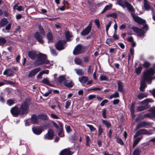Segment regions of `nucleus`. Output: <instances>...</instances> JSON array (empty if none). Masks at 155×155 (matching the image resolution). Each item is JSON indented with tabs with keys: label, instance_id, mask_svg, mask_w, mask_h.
Listing matches in <instances>:
<instances>
[{
	"label": "nucleus",
	"instance_id": "f257e3e1",
	"mask_svg": "<svg viewBox=\"0 0 155 155\" xmlns=\"http://www.w3.org/2000/svg\"><path fill=\"white\" fill-rule=\"evenodd\" d=\"M154 73V71L151 68L147 70L144 73L142 80L141 81L140 85L139 87L140 90L141 91H144L145 88L147 87L145 81L150 84L152 80L155 79V77L153 78H152Z\"/></svg>",
	"mask_w": 155,
	"mask_h": 155
},
{
	"label": "nucleus",
	"instance_id": "f03ea898",
	"mask_svg": "<svg viewBox=\"0 0 155 155\" xmlns=\"http://www.w3.org/2000/svg\"><path fill=\"white\" fill-rule=\"evenodd\" d=\"M37 59L36 60L35 64L36 66L41 65L42 64H45L52 65L51 62H50L47 59L46 55L40 53L37 57Z\"/></svg>",
	"mask_w": 155,
	"mask_h": 155
},
{
	"label": "nucleus",
	"instance_id": "7ed1b4c3",
	"mask_svg": "<svg viewBox=\"0 0 155 155\" xmlns=\"http://www.w3.org/2000/svg\"><path fill=\"white\" fill-rule=\"evenodd\" d=\"M117 4L122 7L123 8L127 7L129 11L133 12L134 9L131 5L127 2L124 1L123 0H117Z\"/></svg>",
	"mask_w": 155,
	"mask_h": 155
},
{
	"label": "nucleus",
	"instance_id": "20e7f679",
	"mask_svg": "<svg viewBox=\"0 0 155 155\" xmlns=\"http://www.w3.org/2000/svg\"><path fill=\"white\" fill-rule=\"evenodd\" d=\"M150 111L151 113L146 114L143 116L142 117L139 116L136 118V121H137L142 119H144L145 117L151 118L155 117V107H151L150 110Z\"/></svg>",
	"mask_w": 155,
	"mask_h": 155
},
{
	"label": "nucleus",
	"instance_id": "39448f33",
	"mask_svg": "<svg viewBox=\"0 0 155 155\" xmlns=\"http://www.w3.org/2000/svg\"><path fill=\"white\" fill-rule=\"evenodd\" d=\"M152 100L150 98H147L140 102V104L144 105L138 107L137 111H141L147 109L148 107V103L152 102Z\"/></svg>",
	"mask_w": 155,
	"mask_h": 155
},
{
	"label": "nucleus",
	"instance_id": "423d86ee",
	"mask_svg": "<svg viewBox=\"0 0 155 155\" xmlns=\"http://www.w3.org/2000/svg\"><path fill=\"white\" fill-rule=\"evenodd\" d=\"M29 105L27 101L24 102L19 109L20 114H26L28 112Z\"/></svg>",
	"mask_w": 155,
	"mask_h": 155
},
{
	"label": "nucleus",
	"instance_id": "0eeeda50",
	"mask_svg": "<svg viewBox=\"0 0 155 155\" xmlns=\"http://www.w3.org/2000/svg\"><path fill=\"white\" fill-rule=\"evenodd\" d=\"M153 123H151L149 122L143 121L139 123L136 126V130H138L141 128H149L151 127V125Z\"/></svg>",
	"mask_w": 155,
	"mask_h": 155
},
{
	"label": "nucleus",
	"instance_id": "6e6552de",
	"mask_svg": "<svg viewBox=\"0 0 155 155\" xmlns=\"http://www.w3.org/2000/svg\"><path fill=\"white\" fill-rule=\"evenodd\" d=\"M66 41L65 40H60L58 41L55 45L56 48L60 51L63 49L65 47Z\"/></svg>",
	"mask_w": 155,
	"mask_h": 155
},
{
	"label": "nucleus",
	"instance_id": "1a4fd4ad",
	"mask_svg": "<svg viewBox=\"0 0 155 155\" xmlns=\"http://www.w3.org/2000/svg\"><path fill=\"white\" fill-rule=\"evenodd\" d=\"M132 29L136 33H137L138 35L140 37H143L145 32L142 29L137 28L133 27Z\"/></svg>",
	"mask_w": 155,
	"mask_h": 155
},
{
	"label": "nucleus",
	"instance_id": "9d476101",
	"mask_svg": "<svg viewBox=\"0 0 155 155\" xmlns=\"http://www.w3.org/2000/svg\"><path fill=\"white\" fill-rule=\"evenodd\" d=\"M54 136V132L51 129L49 130L48 133L44 136L45 139L52 140Z\"/></svg>",
	"mask_w": 155,
	"mask_h": 155
},
{
	"label": "nucleus",
	"instance_id": "9b49d317",
	"mask_svg": "<svg viewBox=\"0 0 155 155\" xmlns=\"http://www.w3.org/2000/svg\"><path fill=\"white\" fill-rule=\"evenodd\" d=\"M92 22H90L88 25L81 33L82 36H85L88 35L91 31V29Z\"/></svg>",
	"mask_w": 155,
	"mask_h": 155
},
{
	"label": "nucleus",
	"instance_id": "f8f14e48",
	"mask_svg": "<svg viewBox=\"0 0 155 155\" xmlns=\"http://www.w3.org/2000/svg\"><path fill=\"white\" fill-rule=\"evenodd\" d=\"M83 51V47L81 45H78L74 48L73 51V54L74 55L78 54L81 53Z\"/></svg>",
	"mask_w": 155,
	"mask_h": 155
},
{
	"label": "nucleus",
	"instance_id": "ddd939ff",
	"mask_svg": "<svg viewBox=\"0 0 155 155\" xmlns=\"http://www.w3.org/2000/svg\"><path fill=\"white\" fill-rule=\"evenodd\" d=\"M34 36L39 43L41 44H42L43 43L44 41L43 40L42 38L44 36L41 33L39 32H36Z\"/></svg>",
	"mask_w": 155,
	"mask_h": 155
},
{
	"label": "nucleus",
	"instance_id": "4468645a",
	"mask_svg": "<svg viewBox=\"0 0 155 155\" xmlns=\"http://www.w3.org/2000/svg\"><path fill=\"white\" fill-rule=\"evenodd\" d=\"M147 130L145 129H141L138 130L134 135V138H136L141 135H147Z\"/></svg>",
	"mask_w": 155,
	"mask_h": 155
},
{
	"label": "nucleus",
	"instance_id": "2eb2a0df",
	"mask_svg": "<svg viewBox=\"0 0 155 155\" xmlns=\"http://www.w3.org/2000/svg\"><path fill=\"white\" fill-rule=\"evenodd\" d=\"M14 71L11 69L9 68L5 70L3 73V74L8 77H12L14 75Z\"/></svg>",
	"mask_w": 155,
	"mask_h": 155
},
{
	"label": "nucleus",
	"instance_id": "dca6fc26",
	"mask_svg": "<svg viewBox=\"0 0 155 155\" xmlns=\"http://www.w3.org/2000/svg\"><path fill=\"white\" fill-rule=\"evenodd\" d=\"M43 115H39L38 117L34 114L31 117V120L33 124H38V119L40 118L43 116Z\"/></svg>",
	"mask_w": 155,
	"mask_h": 155
},
{
	"label": "nucleus",
	"instance_id": "f3484780",
	"mask_svg": "<svg viewBox=\"0 0 155 155\" xmlns=\"http://www.w3.org/2000/svg\"><path fill=\"white\" fill-rule=\"evenodd\" d=\"M11 112L13 115L15 117H16L18 115L20 114L19 109L16 107L12 108L11 110Z\"/></svg>",
	"mask_w": 155,
	"mask_h": 155
},
{
	"label": "nucleus",
	"instance_id": "a211bd4d",
	"mask_svg": "<svg viewBox=\"0 0 155 155\" xmlns=\"http://www.w3.org/2000/svg\"><path fill=\"white\" fill-rule=\"evenodd\" d=\"M40 71L41 68H35L30 71L28 76L29 77H32L35 75L36 74Z\"/></svg>",
	"mask_w": 155,
	"mask_h": 155
},
{
	"label": "nucleus",
	"instance_id": "6ab92c4d",
	"mask_svg": "<svg viewBox=\"0 0 155 155\" xmlns=\"http://www.w3.org/2000/svg\"><path fill=\"white\" fill-rule=\"evenodd\" d=\"M33 132L35 134H40L42 132L43 129L41 127H33L32 128Z\"/></svg>",
	"mask_w": 155,
	"mask_h": 155
},
{
	"label": "nucleus",
	"instance_id": "aec40b11",
	"mask_svg": "<svg viewBox=\"0 0 155 155\" xmlns=\"http://www.w3.org/2000/svg\"><path fill=\"white\" fill-rule=\"evenodd\" d=\"M29 57L32 60H34L38 56V54H36L34 51H30L28 52Z\"/></svg>",
	"mask_w": 155,
	"mask_h": 155
},
{
	"label": "nucleus",
	"instance_id": "412c9836",
	"mask_svg": "<svg viewBox=\"0 0 155 155\" xmlns=\"http://www.w3.org/2000/svg\"><path fill=\"white\" fill-rule=\"evenodd\" d=\"M143 138V137L141 136L136 138H134L133 139V147L134 148L138 143Z\"/></svg>",
	"mask_w": 155,
	"mask_h": 155
},
{
	"label": "nucleus",
	"instance_id": "4be33fe9",
	"mask_svg": "<svg viewBox=\"0 0 155 155\" xmlns=\"http://www.w3.org/2000/svg\"><path fill=\"white\" fill-rule=\"evenodd\" d=\"M64 84L65 86L70 88L72 87L74 85L72 81L66 80L64 82Z\"/></svg>",
	"mask_w": 155,
	"mask_h": 155
},
{
	"label": "nucleus",
	"instance_id": "5701e85b",
	"mask_svg": "<svg viewBox=\"0 0 155 155\" xmlns=\"http://www.w3.org/2000/svg\"><path fill=\"white\" fill-rule=\"evenodd\" d=\"M134 21L137 22L139 24L144 23L145 21L138 16H134Z\"/></svg>",
	"mask_w": 155,
	"mask_h": 155
},
{
	"label": "nucleus",
	"instance_id": "b1692460",
	"mask_svg": "<svg viewBox=\"0 0 155 155\" xmlns=\"http://www.w3.org/2000/svg\"><path fill=\"white\" fill-rule=\"evenodd\" d=\"M118 90L119 91L122 93L124 92L123 90V83L120 81H118Z\"/></svg>",
	"mask_w": 155,
	"mask_h": 155
},
{
	"label": "nucleus",
	"instance_id": "393cba45",
	"mask_svg": "<svg viewBox=\"0 0 155 155\" xmlns=\"http://www.w3.org/2000/svg\"><path fill=\"white\" fill-rule=\"evenodd\" d=\"M79 81L82 84H85L88 80V78L87 77L84 76L81 77H79L78 78Z\"/></svg>",
	"mask_w": 155,
	"mask_h": 155
},
{
	"label": "nucleus",
	"instance_id": "a878e982",
	"mask_svg": "<svg viewBox=\"0 0 155 155\" xmlns=\"http://www.w3.org/2000/svg\"><path fill=\"white\" fill-rule=\"evenodd\" d=\"M144 1V6L145 10L148 11L151 8V6L150 5V3L147 0H143Z\"/></svg>",
	"mask_w": 155,
	"mask_h": 155
},
{
	"label": "nucleus",
	"instance_id": "bb28decb",
	"mask_svg": "<svg viewBox=\"0 0 155 155\" xmlns=\"http://www.w3.org/2000/svg\"><path fill=\"white\" fill-rule=\"evenodd\" d=\"M47 37L48 40V43L52 42L53 41V37L52 33L51 32H48L47 35Z\"/></svg>",
	"mask_w": 155,
	"mask_h": 155
},
{
	"label": "nucleus",
	"instance_id": "cd10ccee",
	"mask_svg": "<svg viewBox=\"0 0 155 155\" xmlns=\"http://www.w3.org/2000/svg\"><path fill=\"white\" fill-rule=\"evenodd\" d=\"M71 151L69 149H66L63 150L60 153V155H71Z\"/></svg>",
	"mask_w": 155,
	"mask_h": 155
},
{
	"label": "nucleus",
	"instance_id": "c85d7f7f",
	"mask_svg": "<svg viewBox=\"0 0 155 155\" xmlns=\"http://www.w3.org/2000/svg\"><path fill=\"white\" fill-rule=\"evenodd\" d=\"M13 9L14 10H16L19 12L24 11L25 8L22 6H18L17 5H15L13 6Z\"/></svg>",
	"mask_w": 155,
	"mask_h": 155
},
{
	"label": "nucleus",
	"instance_id": "c756f323",
	"mask_svg": "<svg viewBox=\"0 0 155 155\" xmlns=\"http://www.w3.org/2000/svg\"><path fill=\"white\" fill-rule=\"evenodd\" d=\"M8 23V21L5 18H4L0 21V27H3Z\"/></svg>",
	"mask_w": 155,
	"mask_h": 155
},
{
	"label": "nucleus",
	"instance_id": "7c9ffc66",
	"mask_svg": "<svg viewBox=\"0 0 155 155\" xmlns=\"http://www.w3.org/2000/svg\"><path fill=\"white\" fill-rule=\"evenodd\" d=\"M147 95V93H139L137 95V98L139 100H141L143 98L146 97Z\"/></svg>",
	"mask_w": 155,
	"mask_h": 155
},
{
	"label": "nucleus",
	"instance_id": "2f4dec72",
	"mask_svg": "<svg viewBox=\"0 0 155 155\" xmlns=\"http://www.w3.org/2000/svg\"><path fill=\"white\" fill-rule=\"evenodd\" d=\"M66 80L65 78V76L64 75L61 76L59 77L58 81L60 84L63 83Z\"/></svg>",
	"mask_w": 155,
	"mask_h": 155
},
{
	"label": "nucleus",
	"instance_id": "473e14b6",
	"mask_svg": "<svg viewBox=\"0 0 155 155\" xmlns=\"http://www.w3.org/2000/svg\"><path fill=\"white\" fill-rule=\"evenodd\" d=\"M112 7V5L111 4H109V5H106L103 11L101 12V13L104 12L105 11L110 10L111 8Z\"/></svg>",
	"mask_w": 155,
	"mask_h": 155
},
{
	"label": "nucleus",
	"instance_id": "72a5a7b5",
	"mask_svg": "<svg viewBox=\"0 0 155 155\" xmlns=\"http://www.w3.org/2000/svg\"><path fill=\"white\" fill-rule=\"evenodd\" d=\"M65 37L67 41H69L71 40L70 38L72 36L71 34L68 31H67L65 32Z\"/></svg>",
	"mask_w": 155,
	"mask_h": 155
},
{
	"label": "nucleus",
	"instance_id": "f704fd0d",
	"mask_svg": "<svg viewBox=\"0 0 155 155\" xmlns=\"http://www.w3.org/2000/svg\"><path fill=\"white\" fill-rule=\"evenodd\" d=\"M6 40L2 37H0V45L3 46L6 42Z\"/></svg>",
	"mask_w": 155,
	"mask_h": 155
},
{
	"label": "nucleus",
	"instance_id": "c9c22d12",
	"mask_svg": "<svg viewBox=\"0 0 155 155\" xmlns=\"http://www.w3.org/2000/svg\"><path fill=\"white\" fill-rule=\"evenodd\" d=\"M42 82L48 85L52 86L53 85L51 84L48 80L47 78H44L42 81Z\"/></svg>",
	"mask_w": 155,
	"mask_h": 155
},
{
	"label": "nucleus",
	"instance_id": "e433bc0d",
	"mask_svg": "<svg viewBox=\"0 0 155 155\" xmlns=\"http://www.w3.org/2000/svg\"><path fill=\"white\" fill-rule=\"evenodd\" d=\"M76 73L79 75H82L84 74V71L81 69H75Z\"/></svg>",
	"mask_w": 155,
	"mask_h": 155
},
{
	"label": "nucleus",
	"instance_id": "4c0bfd02",
	"mask_svg": "<svg viewBox=\"0 0 155 155\" xmlns=\"http://www.w3.org/2000/svg\"><path fill=\"white\" fill-rule=\"evenodd\" d=\"M119 93L117 92H116L115 93L111 95L109 97V98L110 99H111L113 98H116L118 97H119Z\"/></svg>",
	"mask_w": 155,
	"mask_h": 155
},
{
	"label": "nucleus",
	"instance_id": "58836bf2",
	"mask_svg": "<svg viewBox=\"0 0 155 155\" xmlns=\"http://www.w3.org/2000/svg\"><path fill=\"white\" fill-rule=\"evenodd\" d=\"M75 63L77 64L81 65L83 63L81 59L79 58H75L74 59Z\"/></svg>",
	"mask_w": 155,
	"mask_h": 155
},
{
	"label": "nucleus",
	"instance_id": "ea45409f",
	"mask_svg": "<svg viewBox=\"0 0 155 155\" xmlns=\"http://www.w3.org/2000/svg\"><path fill=\"white\" fill-rule=\"evenodd\" d=\"M140 152L141 151L139 148H137L134 150L133 155H140Z\"/></svg>",
	"mask_w": 155,
	"mask_h": 155
},
{
	"label": "nucleus",
	"instance_id": "a19ab883",
	"mask_svg": "<svg viewBox=\"0 0 155 155\" xmlns=\"http://www.w3.org/2000/svg\"><path fill=\"white\" fill-rule=\"evenodd\" d=\"M102 122L103 124H104L107 128H109V127L110 126V123L107 120H102Z\"/></svg>",
	"mask_w": 155,
	"mask_h": 155
},
{
	"label": "nucleus",
	"instance_id": "79ce46f5",
	"mask_svg": "<svg viewBox=\"0 0 155 155\" xmlns=\"http://www.w3.org/2000/svg\"><path fill=\"white\" fill-rule=\"evenodd\" d=\"M135 105V103L134 102H133L131 103V106L130 108V110L131 113H132L134 112V107Z\"/></svg>",
	"mask_w": 155,
	"mask_h": 155
},
{
	"label": "nucleus",
	"instance_id": "37998d69",
	"mask_svg": "<svg viewBox=\"0 0 155 155\" xmlns=\"http://www.w3.org/2000/svg\"><path fill=\"white\" fill-rule=\"evenodd\" d=\"M147 135H150L154 134L155 133V127L153 128V130H147Z\"/></svg>",
	"mask_w": 155,
	"mask_h": 155
},
{
	"label": "nucleus",
	"instance_id": "c03bdc74",
	"mask_svg": "<svg viewBox=\"0 0 155 155\" xmlns=\"http://www.w3.org/2000/svg\"><path fill=\"white\" fill-rule=\"evenodd\" d=\"M58 135L59 136L61 137H62L64 136L63 129H59L58 130Z\"/></svg>",
	"mask_w": 155,
	"mask_h": 155
},
{
	"label": "nucleus",
	"instance_id": "a18cd8bd",
	"mask_svg": "<svg viewBox=\"0 0 155 155\" xmlns=\"http://www.w3.org/2000/svg\"><path fill=\"white\" fill-rule=\"evenodd\" d=\"M12 25V24L10 23H9L5 27V29L3 28L2 29V31L3 32H5V30L8 31L11 28V26Z\"/></svg>",
	"mask_w": 155,
	"mask_h": 155
},
{
	"label": "nucleus",
	"instance_id": "49530a36",
	"mask_svg": "<svg viewBox=\"0 0 155 155\" xmlns=\"http://www.w3.org/2000/svg\"><path fill=\"white\" fill-rule=\"evenodd\" d=\"M93 68L91 66L89 65L88 66L87 70V73L88 74H91L93 72Z\"/></svg>",
	"mask_w": 155,
	"mask_h": 155
},
{
	"label": "nucleus",
	"instance_id": "de8ad7c7",
	"mask_svg": "<svg viewBox=\"0 0 155 155\" xmlns=\"http://www.w3.org/2000/svg\"><path fill=\"white\" fill-rule=\"evenodd\" d=\"M100 80L101 81H107L108 79L107 78L106 76L104 75H101L100 76Z\"/></svg>",
	"mask_w": 155,
	"mask_h": 155
},
{
	"label": "nucleus",
	"instance_id": "09e8293b",
	"mask_svg": "<svg viewBox=\"0 0 155 155\" xmlns=\"http://www.w3.org/2000/svg\"><path fill=\"white\" fill-rule=\"evenodd\" d=\"M86 125L90 128L91 131L94 132L96 130V128H95L92 125L90 124H87Z\"/></svg>",
	"mask_w": 155,
	"mask_h": 155
},
{
	"label": "nucleus",
	"instance_id": "8fccbe9b",
	"mask_svg": "<svg viewBox=\"0 0 155 155\" xmlns=\"http://www.w3.org/2000/svg\"><path fill=\"white\" fill-rule=\"evenodd\" d=\"M15 102L14 100L10 99L7 101V104L9 106H11L14 104Z\"/></svg>",
	"mask_w": 155,
	"mask_h": 155
},
{
	"label": "nucleus",
	"instance_id": "3c124183",
	"mask_svg": "<svg viewBox=\"0 0 155 155\" xmlns=\"http://www.w3.org/2000/svg\"><path fill=\"white\" fill-rule=\"evenodd\" d=\"M38 28L40 32V33L43 36H44L45 35V33L43 28L41 26H39Z\"/></svg>",
	"mask_w": 155,
	"mask_h": 155
},
{
	"label": "nucleus",
	"instance_id": "603ef678",
	"mask_svg": "<svg viewBox=\"0 0 155 155\" xmlns=\"http://www.w3.org/2000/svg\"><path fill=\"white\" fill-rule=\"evenodd\" d=\"M71 101L70 100L67 101L65 103V108L66 109H68L71 105Z\"/></svg>",
	"mask_w": 155,
	"mask_h": 155
},
{
	"label": "nucleus",
	"instance_id": "864d4df0",
	"mask_svg": "<svg viewBox=\"0 0 155 155\" xmlns=\"http://www.w3.org/2000/svg\"><path fill=\"white\" fill-rule=\"evenodd\" d=\"M94 22L98 28H99L100 26L99 21L98 19H96L94 20Z\"/></svg>",
	"mask_w": 155,
	"mask_h": 155
},
{
	"label": "nucleus",
	"instance_id": "5fc2aeb1",
	"mask_svg": "<svg viewBox=\"0 0 155 155\" xmlns=\"http://www.w3.org/2000/svg\"><path fill=\"white\" fill-rule=\"evenodd\" d=\"M141 69L142 67L141 66H139L135 69L136 72L137 74H138L140 73Z\"/></svg>",
	"mask_w": 155,
	"mask_h": 155
},
{
	"label": "nucleus",
	"instance_id": "6e6d98bb",
	"mask_svg": "<svg viewBox=\"0 0 155 155\" xmlns=\"http://www.w3.org/2000/svg\"><path fill=\"white\" fill-rule=\"evenodd\" d=\"M50 51L51 52L53 56H56L57 55V53L56 52L55 50L53 49H51V47Z\"/></svg>",
	"mask_w": 155,
	"mask_h": 155
},
{
	"label": "nucleus",
	"instance_id": "4d7b16f0",
	"mask_svg": "<svg viewBox=\"0 0 155 155\" xmlns=\"http://www.w3.org/2000/svg\"><path fill=\"white\" fill-rule=\"evenodd\" d=\"M65 128L66 131L68 133H69L71 132V130L69 126L66 125L65 126Z\"/></svg>",
	"mask_w": 155,
	"mask_h": 155
},
{
	"label": "nucleus",
	"instance_id": "13d9d810",
	"mask_svg": "<svg viewBox=\"0 0 155 155\" xmlns=\"http://www.w3.org/2000/svg\"><path fill=\"white\" fill-rule=\"evenodd\" d=\"M5 84H14V83L11 81L8 80H4Z\"/></svg>",
	"mask_w": 155,
	"mask_h": 155
},
{
	"label": "nucleus",
	"instance_id": "bf43d9fd",
	"mask_svg": "<svg viewBox=\"0 0 155 155\" xmlns=\"http://www.w3.org/2000/svg\"><path fill=\"white\" fill-rule=\"evenodd\" d=\"M50 116L53 119H58L60 118V117H58L57 115L53 113L51 114Z\"/></svg>",
	"mask_w": 155,
	"mask_h": 155
},
{
	"label": "nucleus",
	"instance_id": "052dcab7",
	"mask_svg": "<svg viewBox=\"0 0 155 155\" xmlns=\"http://www.w3.org/2000/svg\"><path fill=\"white\" fill-rule=\"evenodd\" d=\"M111 24V22L110 21L108 23L107 25L106 26V31L107 32L110 27Z\"/></svg>",
	"mask_w": 155,
	"mask_h": 155
},
{
	"label": "nucleus",
	"instance_id": "680f3d73",
	"mask_svg": "<svg viewBox=\"0 0 155 155\" xmlns=\"http://www.w3.org/2000/svg\"><path fill=\"white\" fill-rule=\"evenodd\" d=\"M117 141L118 143H120L121 145H122L123 144V141L121 138H117Z\"/></svg>",
	"mask_w": 155,
	"mask_h": 155
},
{
	"label": "nucleus",
	"instance_id": "e2e57ef3",
	"mask_svg": "<svg viewBox=\"0 0 155 155\" xmlns=\"http://www.w3.org/2000/svg\"><path fill=\"white\" fill-rule=\"evenodd\" d=\"M108 101L107 99H105L103 100L102 102L100 104V105L101 106H104V104L106 103H107L108 102Z\"/></svg>",
	"mask_w": 155,
	"mask_h": 155
},
{
	"label": "nucleus",
	"instance_id": "0e129e2a",
	"mask_svg": "<svg viewBox=\"0 0 155 155\" xmlns=\"http://www.w3.org/2000/svg\"><path fill=\"white\" fill-rule=\"evenodd\" d=\"M106 110L105 109H104L102 110V116L104 118H106Z\"/></svg>",
	"mask_w": 155,
	"mask_h": 155
},
{
	"label": "nucleus",
	"instance_id": "69168bd1",
	"mask_svg": "<svg viewBox=\"0 0 155 155\" xmlns=\"http://www.w3.org/2000/svg\"><path fill=\"white\" fill-rule=\"evenodd\" d=\"M84 62L88 63L90 61L89 58L87 57H86L84 58Z\"/></svg>",
	"mask_w": 155,
	"mask_h": 155
},
{
	"label": "nucleus",
	"instance_id": "338daca9",
	"mask_svg": "<svg viewBox=\"0 0 155 155\" xmlns=\"http://www.w3.org/2000/svg\"><path fill=\"white\" fill-rule=\"evenodd\" d=\"M96 97V95H95L91 94L89 96L88 98L89 100H91Z\"/></svg>",
	"mask_w": 155,
	"mask_h": 155
},
{
	"label": "nucleus",
	"instance_id": "774afa93",
	"mask_svg": "<svg viewBox=\"0 0 155 155\" xmlns=\"http://www.w3.org/2000/svg\"><path fill=\"white\" fill-rule=\"evenodd\" d=\"M103 132L102 129L100 126L98 127V134L99 135H101Z\"/></svg>",
	"mask_w": 155,
	"mask_h": 155
}]
</instances>
